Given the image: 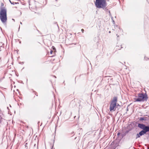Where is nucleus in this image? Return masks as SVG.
Here are the masks:
<instances>
[{
	"label": "nucleus",
	"mask_w": 149,
	"mask_h": 149,
	"mask_svg": "<svg viewBox=\"0 0 149 149\" xmlns=\"http://www.w3.org/2000/svg\"><path fill=\"white\" fill-rule=\"evenodd\" d=\"M112 18H113V17H111V19H112Z\"/></svg>",
	"instance_id": "5701e85b"
},
{
	"label": "nucleus",
	"mask_w": 149,
	"mask_h": 149,
	"mask_svg": "<svg viewBox=\"0 0 149 149\" xmlns=\"http://www.w3.org/2000/svg\"><path fill=\"white\" fill-rule=\"evenodd\" d=\"M144 59L146 60H147L148 59H149V58H148V57H144Z\"/></svg>",
	"instance_id": "9d476101"
},
{
	"label": "nucleus",
	"mask_w": 149,
	"mask_h": 149,
	"mask_svg": "<svg viewBox=\"0 0 149 149\" xmlns=\"http://www.w3.org/2000/svg\"><path fill=\"white\" fill-rule=\"evenodd\" d=\"M20 23L21 24H22V23L21 22H20Z\"/></svg>",
	"instance_id": "6ab92c4d"
},
{
	"label": "nucleus",
	"mask_w": 149,
	"mask_h": 149,
	"mask_svg": "<svg viewBox=\"0 0 149 149\" xmlns=\"http://www.w3.org/2000/svg\"><path fill=\"white\" fill-rule=\"evenodd\" d=\"M81 31L83 33L84 32V30L83 29H81Z\"/></svg>",
	"instance_id": "f8f14e48"
},
{
	"label": "nucleus",
	"mask_w": 149,
	"mask_h": 149,
	"mask_svg": "<svg viewBox=\"0 0 149 149\" xmlns=\"http://www.w3.org/2000/svg\"><path fill=\"white\" fill-rule=\"evenodd\" d=\"M117 97H114L113 100L111 101L110 104L109 109L110 111H114L116 110L117 107Z\"/></svg>",
	"instance_id": "7ed1b4c3"
},
{
	"label": "nucleus",
	"mask_w": 149,
	"mask_h": 149,
	"mask_svg": "<svg viewBox=\"0 0 149 149\" xmlns=\"http://www.w3.org/2000/svg\"><path fill=\"white\" fill-rule=\"evenodd\" d=\"M140 136L139 134V133H138L136 135V139L138 138H139L140 137Z\"/></svg>",
	"instance_id": "6e6552de"
},
{
	"label": "nucleus",
	"mask_w": 149,
	"mask_h": 149,
	"mask_svg": "<svg viewBox=\"0 0 149 149\" xmlns=\"http://www.w3.org/2000/svg\"><path fill=\"white\" fill-rule=\"evenodd\" d=\"M138 127L141 129H142V130L146 131L149 127L148 126H146L144 124L141 123L138 124Z\"/></svg>",
	"instance_id": "39448f33"
},
{
	"label": "nucleus",
	"mask_w": 149,
	"mask_h": 149,
	"mask_svg": "<svg viewBox=\"0 0 149 149\" xmlns=\"http://www.w3.org/2000/svg\"><path fill=\"white\" fill-rule=\"evenodd\" d=\"M147 117H141L139 119L140 121L145 120L146 121L147 120Z\"/></svg>",
	"instance_id": "0eeeda50"
},
{
	"label": "nucleus",
	"mask_w": 149,
	"mask_h": 149,
	"mask_svg": "<svg viewBox=\"0 0 149 149\" xmlns=\"http://www.w3.org/2000/svg\"><path fill=\"white\" fill-rule=\"evenodd\" d=\"M109 33H111V31H109Z\"/></svg>",
	"instance_id": "aec40b11"
},
{
	"label": "nucleus",
	"mask_w": 149,
	"mask_h": 149,
	"mask_svg": "<svg viewBox=\"0 0 149 149\" xmlns=\"http://www.w3.org/2000/svg\"><path fill=\"white\" fill-rule=\"evenodd\" d=\"M117 107L118 106H119V105L118 104H117Z\"/></svg>",
	"instance_id": "dca6fc26"
},
{
	"label": "nucleus",
	"mask_w": 149,
	"mask_h": 149,
	"mask_svg": "<svg viewBox=\"0 0 149 149\" xmlns=\"http://www.w3.org/2000/svg\"><path fill=\"white\" fill-rule=\"evenodd\" d=\"M76 138V137L75 138V139Z\"/></svg>",
	"instance_id": "b1692460"
},
{
	"label": "nucleus",
	"mask_w": 149,
	"mask_h": 149,
	"mask_svg": "<svg viewBox=\"0 0 149 149\" xmlns=\"http://www.w3.org/2000/svg\"><path fill=\"white\" fill-rule=\"evenodd\" d=\"M95 4L96 7L98 8H102L106 9L107 3L105 0H95Z\"/></svg>",
	"instance_id": "f03ea898"
},
{
	"label": "nucleus",
	"mask_w": 149,
	"mask_h": 149,
	"mask_svg": "<svg viewBox=\"0 0 149 149\" xmlns=\"http://www.w3.org/2000/svg\"><path fill=\"white\" fill-rule=\"evenodd\" d=\"M0 19L3 24H5L7 20L6 10L3 8H0Z\"/></svg>",
	"instance_id": "f257e3e1"
},
{
	"label": "nucleus",
	"mask_w": 149,
	"mask_h": 149,
	"mask_svg": "<svg viewBox=\"0 0 149 149\" xmlns=\"http://www.w3.org/2000/svg\"><path fill=\"white\" fill-rule=\"evenodd\" d=\"M54 77H55V78H56V76H54Z\"/></svg>",
	"instance_id": "4be33fe9"
},
{
	"label": "nucleus",
	"mask_w": 149,
	"mask_h": 149,
	"mask_svg": "<svg viewBox=\"0 0 149 149\" xmlns=\"http://www.w3.org/2000/svg\"><path fill=\"white\" fill-rule=\"evenodd\" d=\"M147 132L146 131L141 130L139 133L140 136H142L143 135L146 134Z\"/></svg>",
	"instance_id": "423d86ee"
},
{
	"label": "nucleus",
	"mask_w": 149,
	"mask_h": 149,
	"mask_svg": "<svg viewBox=\"0 0 149 149\" xmlns=\"http://www.w3.org/2000/svg\"><path fill=\"white\" fill-rule=\"evenodd\" d=\"M109 13L110 15L111 14H110V11H109Z\"/></svg>",
	"instance_id": "f3484780"
},
{
	"label": "nucleus",
	"mask_w": 149,
	"mask_h": 149,
	"mask_svg": "<svg viewBox=\"0 0 149 149\" xmlns=\"http://www.w3.org/2000/svg\"><path fill=\"white\" fill-rule=\"evenodd\" d=\"M120 134V133L119 132H118L117 134V135L118 136H119V135Z\"/></svg>",
	"instance_id": "ddd939ff"
},
{
	"label": "nucleus",
	"mask_w": 149,
	"mask_h": 149,
	"mask_svg": "<svg viewBox=\"0 0 149 149\" xmlns=\"http://www.w3.org/2000/svg\"><path fill=\"white\" fill-rule=\"evenodd\" d=\"M3 3H1V6H3Z\"/></svg>",
	"instance_id": "2eb2a0df"
},
{
	"label": "nucleus",
	"mask_w": 149,
	"mask_h": 149,
	"mask_svg": "<svg viewBox=\"0 0 149 149\" xmlns=\"http://www.w3.org/2000/svg\"><path fill=\"white\" fill-rule=\"evenodd\" d=\"M52 52H53V51L52 50H51L50 52L51 54H52Z\"/></svg>",
	"instance_id": "4468645a"
},
{
	"label": "nucleus",
	"mask_w": 149,
	"mask_h": 149,
	"mask_svg": "<svg viewBox=\"0 0 149 149\" xmlns=\"http://www.w3.org/2000/svg\"><path fill=\"white\" fill-rule=\"evenodd\" d=\"M116 35L117 36V37H119V36H118V35H117H117Z\"/></svg>",
	"instance_id": "a211bd4d"
},
{
	"label": "nucleus",
	"mask_w": 149,
	"mask_h": 149,
	"mask_svg": "<svg viewBox=\"0 0 149 149\" xmlns=\"http://www.w3.org/2000/svg\"><path fill=\"white\" fill-rule=\"evenodd\" d=\"M124 135H125V134H124V135H123V136H124Z\"/></svg>",
	"instance_id": "393cba45"
},
{
	"label": "nucleus",
	"mask_w": 149,
	"mask_h": 149,
	"mask_svg": "<svg viewBox=\"0 0 149 149\" xmlns=\"http://www.w3.org/2000/svg\"><path fill=\"white\" fill-rule=\"evenodd\" d=\"M12 20H13L14 21V19H12Z\"/></svg>",
	"instance_id": "412c9836"
},
{
	"label": "nucleus",
	"mask_w": 149,
	"mask_h": 149,
	"mask_svg": "<svg viewBox=\"0 0 149 149\" xmlns=\"http://www.w3.org/2000/svg\"><path fill=\"white\" fill-rule=\"evenodd\" d=\"M9 1L11 4H17V3L16 2H13V3H11V1H10V0H9Z\"/></svg>",
	"instance_id": "1a4fd4ad"
},
{
	"label": "nucleus",
	"mask_w": 149,
	"mask_h": 149,
	"mask_svg": "<svg viewBox=\"0 0 149 149\" xmlns=\"http://www.w3.org/2000/svg\"><path fill=\"white\" fill-rule=\"evenodd\" d=\"M52 48L54 50L55 49V47L54 46L52 47Z\"/></svg>",
	"instance_id": "9b49d317"
},
{
	"label": "nucleus",
	"mask_w": 149,
	"mask_h": 149,
	"mask_svg": "<svg viewBox=\"0 0 149 149\" xmlns=\"http://www.w3.org/2000/svg\"><path fill=\"white\" fill-rule=\"evenodd\" d=\"M148 99V97L146 94L143 93H139L137 98H134V100L135 102H143L146 101Z\"/></svg>",
	"instance_id": "20e7f679"
}]
</instances>
